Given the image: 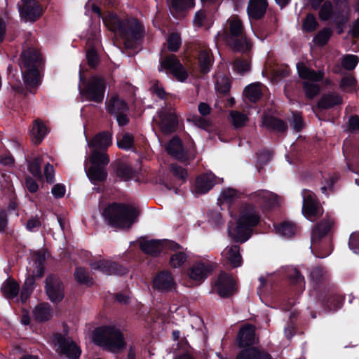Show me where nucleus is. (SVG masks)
Segmentation results:
<instances>
[{"mask_svg":"<svg viewBox=\"0 0 359 359\" xmlns=\"http://www.w3.org/2000/svg\"><path fill=\"white\" fill-rule=\"evenodd\" d=\"M238 198V191L234 189L229 188L222 191L218 200L221 203H226L230 205Z\"/></svg>","mask_w":359,"mask_h":359,"instance_id":"864d4df0","label":"nucleus"},{"mask_svg":"<svg viewBox=\"0 0 359 359\" xmlns=\"http://www.w3.org/2000/svg\"><path fill=\"white\" fill-rule=\"evenodd\" d=\"M117 147L125 151L131 150L135 147L134 136L129 133H123L122 137L117 140Z\"/></svg>","mask_w":359,"mask_h":359,"instance_id":"09e8293b","label":"nucleus"},{"mask_svg":"<svg viewBox=\"0 0 359 359\" xmlns=\"http://www.w3.org/2000/svg\"><path fill=\"white\" fill-rule=\"evenodd\" d=\"M170 170L174 176L182 180L183 182L186 181L187 178V171L185 168L177 164H172Z\"/></svg>","mask_w":359,"mask_h":359,"instance_id":"e2e57ef3","label":"nucleus"},{"mask_svg":"<svg viewBox=\"0 0 359 359\" xmlns=\"http://www.w3.org/2000/svg\"><path fill=\"white\" fill-rule=\"evenodd\" d=\"M336 18L334 19L335 27L338 34H341L344 32V27L348 22L349 17L347 13L337 14Z\"/></svg>","mask_w":359,"mask_h":359,"instance_id":"13d9d810","label":"nucleus"},{"mask_svg":"<svg viewBox=\"0 0 359 359\" xmlns=\"http://www.w3.org/2000/svg\"><path fill=\"white\" fill-rule=\"evenodd\" d=\"M86 174L90 182L94 184L104 182L107 177V172L102 166L91 165L86 170Z\"/></svg>","mask_w":359,"mask_h":359,"instance_id":"4c0bfd02","label":"nucleus"},{"mask_svg":"<svg viewBox=\"0 0 359 359\" xmlns=\"http://www.w3.org/2000/svg\"><path fill=\"white\" fill-rule=\"evenodd\" d=\"M91 339L95 346L113 354L122 353L127 346L123 333L114 325L95 327L92 332Z\"/></svg>","mask_w":359,"mask_h":359,"instance_id":"39448f33","label":"nucleus"},{"mask_svg":"<svg viewBox=\"0 0 359 359\" xmlns=\"http://www.w3.org/2000/svg\"><path fill=\"white\" fill-rule=\"evenodd\" d=\"M30 133L34 144L38 145L41 143L48 133V128L41 119L37 118L33 121Z\"/></svg>","mask_w":359,"mask_h":359,"instance_id":"7c9ffc66","label":"nucleus"},{"mask_svg":"<svg viewBox=\"0 0 359 359\" xmlns=\"http://www.w3.org/2000/svg\"><path fill=\"white\" fill-rule=\"evenodd\" d=\"M22 5L19 6L20 17L29 22H36L43 14V8L36 0H21Z\"/></svg>","mask_w":359,"mask_h":359,"instance_id":"2eb2a0df","label":"nucleus"},{"mask_svg":"<svg viewBox=\"0 0 359 359\" xmlns=\"http://www.w3.org/2000/svg\"><path fill=\"white\" fill-rule=\"evenodd\" d=\"M241 248L238 245H233L226 248V256L229 264L233 268H237L242 265L243 258L240 252Z\"/></svg>","mask_w":359,"mask_h":359,"instance_id":"c9c22d12","label":"nucleus"},{"mask_svg":"<svg viewBox=\"0 0 359 359\" xmlns=\"http://www.w3.org/2000/svg\"><path fill=\"white\" fill-rule=\"evenodd\" d=\"M53 341L58 345L60 353L66 355L69 359H79L81 354L80 348L76 344L66 337V334L56 332L53 334Z\"/></svg>","mask_w":359,"mask_h":359,"instance_id":"f8f14e48","label":"nucleus"},{"mask_svg":"<svg viewBox=\"0 0 359 359\" xmlns=\"http://www.w3.org/2000/svg\"><path fill=\"white\" fill-rule=\"evenodd\" d=\"M139 215L138 210L133 205L117 202L109 204L103 212L108 224L116 228L130 227Z\"/></svg>","mask_w":359,"mask_h":359,"instance_id":"0eeeda50","label":"nucleus"},{"mask_svg":"<svg viewBox=\"0 0 359 359\" xmlns=\"http://www.w3.org/2000/svg\"><path fill=\"white\" fill-rule=\"evenodd\" d=\"M111 142V134L108 131H102L88 141V144L90 148L93 149L106 151Z\"/></svg>","mask_w":359,"mask_h":359,"instance_id":"cd10ccee","label":"nucleus"},{"mask_svg":"<svg viewBox=\"0 0 359 359\" xmlns=\"http://www.w3.org/2000/svg\"><path fill=\"white\" fill-rule=\"evenodd\" d=\"M95 270H99L107 275L123 276L127 273L128 270L123 265L109 260H100L91 264Z\"/></svg>","mask_w":359,"mask_h":359,"instance_id":"6ab92c4d","label":"nucleus"},{"mask_svg":"<svg viewBox=\"0 0 359 359\" xmlns=\"http://www.w3.org/2000/svg\"><path fill=\"white\" fill-rule=\"evenodd\" d=\"M337 14L348 13V0H334Z\"/></svg>","mask_w":359,"mask_h":359,"instance_id":"69168bd1","label":"nucleus"},{"mask_svg":"<svg viewBox=\"0 0 359 359\" xmlns=\"http://www.w3.org/2000/svg\"><path fill=\"white\" fill-rule=\"evenodd\" d=\"M151 286L154 290L161 293H168L176 288L177 284L172 273L167 270H163L154 276Z\"/></svg>","mask_w":359,"mask_h":359,"instance_id":"ddd939ff","label":"nucleus"},{"mask_svg":"<svg viewBox=\"0 0 359 359\" xmlns=\"http://www.w3.org/2000/svg\"><path fill=\"white\" fill-rule=\"evenodd\" d=\"M283 283L275 292L280 299L285 301L290 297L302 293L305 289V280L302 273L296 268L287 266L283 270Z\"/></svg>","mask_w":359,"mask_h":359,"instance_id":"1a4fd4ad","label":"nucleus"},{"mask_svg":"<svg viewBox=\"0 0 359 359\" xmlns=\"http://www.w3.org/2000/svg\"><path fill=\"white\" fill-rule=\"evenodd\" d=\"M332 32L329 27H324L320 30L313 39L314 44L319 47L325 46L331 38Z\"/></svg>","mask_w":359,"mask_h":359,"instance_id":"de8ad7c7","label":"nucleus"},{"mask_svg":"<svg viewBox=\"0 0 359 359\" xmlns=\"http://www.w3.org/2000/svg\"><path fill=\"white\" fill-rule=\"evenodd\" d=\"M106 109L110 115L113 116L123 112H128L129 107L124 100L121 99L118 95H116L109 99L107 103Z\"/></svg>","mask_w":359,"mask_h":359,"instance_id":"c756f323","label":"nucleus"},{"mask_svg":"<svg viewBox=\"0 0 359 359\" xmlns=\"http://www.w3.org/2000/svg\"><path fill=\"white\" fill-rule=\"evenodd\" d=\"M1 291L5 298L13 299L19 294L20 285L15 279L9 277L3 283Z\"/></svg>","mask_w":359,"mask_h":359,"instance_id":"473e14b6","label":"nucleus"},{"mask_svg":"<svg viewBox=\"0 0 359 359\" xmlns=\"http://www.w3.org/2000/svg\"><path fill=\"white\" fill-rule=\"evenodd\" d=\"M102 20L111 32L124 40L125 46L128 48H133L144 36V27L135 18H121L116 13L109 11L102 18Z\"/></svg>","mask_w":359,"mask_h":359,"instance_id":"7ed1b4c3","label":"nucleus"},{"mask_svg":"<svg viewBox=\"0 0 359 359\" xmlns=\"http://www.w3.org/2000/svg\"><path fill=\"white\" fill-rule=\"evenodd\" d=\"M41 163L42 158L41 157H35L28 164V170L34 177L38 179L42 178Z\"/></svg>","mask_w":359,"mask_h":359,"instance_id":"8fccbe9b","label":"nucleus"},{"mask_svg":"<svg viewBox=\"0 0 359 359\" xmlns=\"http://www.w3.org/2000/svg\"><path fill=\"white\" fill-rule=\"evenodd\" d=\"M243 95L248 101L256 103L262 97L263 93L259 84L254 83L244 88Z\"/></svg>","mask_w":359,"mask_h":359,"instance_id":"a19ab883","label":"nucleus"},{"mask_svg":"<svg viewBox=\"0 0 359 359\" xmlns=\"http://www.w3.org/2000/svg\"><path fill=\"white\" fill-rule=\"evenodd\" d=\"M215 288L219 297L229 298L236 291V282L231 275L221 271L215 283Z\"/></svg>","mask_w":359,"mask_h":359,"instance_id":"4468645a","label":"nucleus"},{"mask_svg":"<svg viewBox=\"0 0 359 359\" xmlns=\"http://www.w3.org/2000/svg\"><path fill=\"white\" fill-rule=\"evenodd\" d=\"M34 319L38 323H43L49 320L52 317L51 308L48 303L39 304L33 311Z\"/></svg>","mask_w":359,"mask_h":359,"instance_id":"f704fd0d","label":"nucleus"},{"mask_svg":"<svg viewBox=\"0 0 359 359\" xmlns=\"http://www.w3.org/2000/svg\"><path fill=\"white\" fill-rule=\"evenodd\" d=\"M44 289L48 299L53 304L60 303L65 297L64 283L56 274L50 273L46 276Z\"/></svg>","mask_w":359,"mask_h":359,"instance_id":"9b49d317","label":"nucleus"},{"mask_svg":"<svg viewBox=\"0 0 359 359\" xmlns=\"http://www.w3.org/2000/svg\"><path fill=\"white\" fill-rule=\"evenodd\" d=\"M262 199L264 207L266 210H271L278 205L277 196L275 194L263 196Z\"/></svg>","mask_w":359,"mask_h":359,"instance_id":"680f3d73","label":"nucleus"},{"mask_svg":"<svg viewBox=\"0 0 359 359\" xmlns=\"http://www.w3.org/2000/svg\"><path fill=\"white\" fill-rule=\"evenodd\" d=\"M158 70V72L165 71L167 74H172L180 82L185 81L188 78L186 68L174 54H170L163 58H161Z\"/></svg>","mask_w":359,"mask_h":359,"instance_id":"9d476101","label":"nucleus"},{"mask_svg":"<svg viewBox=\"0 0 359 359\" xmlns=\"http://www.w3.org/2000/svg\"><path fill=\"white\" fill-rule=\"evenodd\" d=\"M356 84L355 79L352 76H344L341 79L339 87L342 90H346L355 86Z\"/></svg>","mask_w":359,"mask_h":359,"instance_id":"338daca9","label":"nucleus"},{"mask_svg":"<svg viewBox=\"0 0 359 359\" xmlns=\"http://www.w3.org/2000/svg\"><path fill=\"white\" fill-rule=\"evenodd\" d=\"M359 62V58L355 55H346L342 60V66L348 71L355 68Z\"/></svg>","mask_w":359,"mask_h":359,"instance_id":"bf43d9fd","label":"nucleus"},{"mask_svg":"<svg viewBox=\"0 0 359 359\" xmlns=\"http://www.w3.org/2000/svg\"><path fill=\"white\" fill-rule=\"evenodd\" d=\"M168 5L171 15L178 18L195 6V0H168Z\"/></svg>","mask_w":359,"mask_h":359,"instance_id":"5701e85b","label":"nucleus"},{"mask_svg":"<svg viewBox=\"0 0 359 359\" xmlns=\"http://www.w3.org/2000/svg\"><path fill=\"white\" fill-rule=\"evenodd\" d=\"M86 60L91 69H95L100 62L98 53L95 48H90L86 51Z\"/></svg>","mask_w":359,"mask_h":359,"instance_id":"4d7b16f0","label":"nucleus"},{"mask_svg":"<svg viewBox=\"0 0 359 359\" xmlns=\"http://www.w3.org/2000/svg\"><path fill=\"white\" fill-rule=\"evenodd\" d=\"M232 123L236 128L243 127L248 121V117L238 111H233L230 114Z\"/></svg>","mask_w":359,"mask_h":359,"instance_id":"5fc2aeb1","label":"nucleus"},{"mask_svg":"<svg viewBox=\"0 0 359 359\" xmlns=\"http://www.w3.org/2000/svg\"><path fill=\"white\" fill-rule=\"evenodd\" d=\"M90 160L92 165L102 167L107 165L109 162V158L106 151H102L97 149H93L92 151Z\"/></svg>","mask_w":359,"mask_h":359,"instance_id":"a18cd8bd","label":"nucleus"},{"mask_svg":"<svg viewBox=\"0 0 359 359\" xmlns=\"http://www.w3.org/2000/svg\"><path fill=\"white\" fill-rule=\"evenodd\" d=\"M159 127L164 135H170L177 131L179 121L177 114L171 111L163 109L158 112Z\"/></svg>","mask_w":359,"mask_h":359,"instance_id":"dca6fc26","label":"nucleus"},{"mask_svg":"<svg viewBox=\"0 0 359 359\" xmlns=\"http://www.w3.org/2000/svg\"><path fill=\"white\" fill-rule=\"evenodd\" d=\"M188 256L184 252H176L170 258L169 264L172 268H180L187 261Z\"/></svg>","mask_w":359,"mask_h":359,"instance_id":"603ef678","label":"nucleus"},{"mask_svg":"<svg viewBox=\"0 0 359 359\" xmlns=\"http://www.w3.org/2000/svg\"><path fill=\"white\" fill-rule=\"evenodd\" d=\"M242 56L235 57L233 62V69L239 74H244L250 70L251 50L241 53Z\"/></svg>","mask_w":359,"mask_h":359,"instance_id":"2f4dec72","label":"nucleus"},{"mask_svg":"<svg viewBox=\"0 0 359 359\" xmlns=\"http://www.w3.org/2000/svg\"><path fill=\"white\" fill-rule=\"evenodd\" d=\"M215 88L219 94L226 95L230 92L231 81L226 76L218 79L215 84Z\"/></svg>","mask_w":359,"mask_h":359,"instance_id":"6e6d98bb","label":"nucleus"},{"mask_svg":"<svg viewBox=\"0 0 359 359\" xmlns=\"http://www.w3.org/2000/svg\"><path fill=\"white\" fill-rule=\"evenodd\" d=\"M318 10V17L322 21H328L336 18L335 6L329 0L323 3Z\"/></svg>","mask_w":359,"mask_h":359,"instance_id":"79ce46f5","label":"nucleus"},{"mask_svg":"<svg viewBox=\"0 0 359 359\" xmlns=\"http://www.w3.org/2000/svg\"><path fill=\"white\" fill-rule=\"evenodd\" d=\"M215 184V175L203 173L196 177L192 191L196 195L205 194L212 189Z\"/></svg>","mask_w":359,"mask_h":359,"instance_id":"4be33fe9","label":"nucleus"},{"mask_svg":"<svg viewBox=\"0 0 359 359\" xmlns=\"http://www.w3.org/2000/svg\"><path fill=\"white\" fill-rule=\"evenodd\" d=\"M44 65L39 45L34 38L29 37L22 44L19 67L25 87L35 93L41 84L39 69Z\"/></svg>","mask_w":359,"mask_h":359,"instance_id":"f03ea898","label":"nucleus"},{"mask_svg":"<svg viewBox=\"0 0 359 359\" xmlns=\"http://www.w3.org/2000/svg\"><path fill=\"white\" fill-rule=\"evenodd\" d=\"M305 96L309 99L314 98L320 93V88L318 84L304 81L302 83Z\"/></svg>","mask_w":359,"mask_h":359,"instance_id":"3c124183","label":"nucleus"},{"mask_svg":"<svg viewBox=\"0 0 359 359\" xmlns=\"http://www.w3.org/2000/svg\"><path fill=\"white\" fill-rule=\"evenodd\" d=\"M255 341V327L251 324L242 326L236 336V345L243 349L248 347H254Z\"/></svg>","mask_w":359,"mask_h":359,"instance_id":"a211bd4d","label":"nucleus"},{"mask_svg":"<svg viewBox=\"0 0 359 359\" xmlns=\"http://www.w3.org/2000/svg\"><path fill=\"white\" fill-rule=\"evenodd\" d=\"M213 271L211 264L201 261L194 263L188 271L189 277L196 282H203Z\"/></svg>","mask_w":359,"mask_h":359,"instance_id":"412c9836","label":"nucleus"},{"mask_svg":"<svg viewBox=\"0 0 359 359\" xmlns=\"http://www.w3.org/2000/svg\"><path fill=\"white\" fill-rule=\"evenodd\" d=\"M348 246L354 253L359 254V232H354L351 234Z\"/></svg>","mask_w":359,"mask_h":359,"instance_id":"0e129e2a","label":"nucleus"},{"mask_svg":"<svg viewBox=\"0 0 359 359\" xmlns=\"http://www.w3.org/2000/svg\"><path fill=\"white\" fill-rule=\"evenodd\" d=\"M75 280L81 285L90 286L93 284V278H91L88 272L82 267H76L74 273Z\"/></svg>","mask_w":359,"mask_h":359,"instance_id":"49530a36","label":"nucleus"},{"mask_svg":"<svg viewBox=\"0 0 359 359\" xmlns=\"http://www.w3.org/2000/svg\"><path fill=\"white\" fill-rule=\"evenodd\" d=\"M267 8V0H249L247 7L248 15L253 20H260L266 14Z\"/></svg>","mask_w":359,"mask_h":359,"instance_id":"bb28decb","label":"nucleus"},{"mask_svg":"<svg viewBox=\"0 0 359 359\" xmlns=\"http://www.w3.org/2000/svg\"><path fill=\"white\" fill-rule=\"evenodd\" d=\"M277 22L276 15L274 13L269 12L265 22L259 26V30L265 38L276 32Z\"/></svg>","mask_w":359,"mask_h":359,"instance_id":"e433bc0d","label":"nucleus"},{"mask_svg":"<svg viewBox=\"0 0 359 359\" xmlns=\"http://www.w3.org/2000/svg\"><path fill=\"white\" fill-rule=\"evenodd\" d=\"M79 76L81 95L87 101L102 103L107 88L105 78L102 75H92L87 79L82 68H80Z\"/></svg>","mask_w":359,"mask_h":359,"instance_id":"6e6552de","label":"nucleus"},{"mask_svg":"<svg viewBox=\"0 0 359 359\" xmlns=\"http://www.w3.org/2000/svg\"><path fill=\"white\" fill-rule=\"evenodd\" d=\"M25 185L26 189L32 194L36 193L39 189V184L30 176H27L25 177Z\"/></svg>","mask_w":359,"mask_h":359,"instance_id":"774afa93","label":"nucleus"},{"mask_svg":"<svg viewBox=\"0 0 359 359\" xmlns=\"http://www.w3.org/2000/svg\"><path fill=\"white\" fill-rule=\"evenodd\" d=\"M304 216L311 222L319 219L323 214V210L318 203L302 206Z\"/></svg>","mask_w":359,"mask_h":359,"instance_id":"ea45409f","label":"nucleus"},{"mask_svg":"<svg viewBox=\"0 0 359 359\" xmlns=\"http://www.w3.org/2000/svg\"><path fill=\"white\" fill-rule=\"evenodd\" d=\"M297 73L302 79L306 81L319 82L324 78V72L322 70L316 71L308 67L304 62L297 64Z\"/></svg>","mask_w":359,"mask_h":359,"instance_id":"393cba45","label":"nucleus"},{"mask_svg":"<svg viewBox=\"0 0 359 359\" xmlns=\"http://www.w3.org/2000/svg\"><path fill=\"white\" fill-rule=\"evenodd\" d=\"M261 222V215L257 207L250 203L243 204L234 226H229L228 235L237 243H244L254 233V229Z\"/></svg>","mask_w":359,"mask_h":359,"instance_id":"20e7f679","label":"nucleus"},{"mask_svg":"<svg viewBox=\"0 0 359 359\" xmlns=\"http://www.w3.org/2000/svg\"><path fill=\"white\" fill-rule=\"evenodd\" d=\"M200 71L205 74L210 71L213 63L212 55L210 49L201 50L197 57Z\"/></svg>","mask_w":359,"mask_h":359,"instance_id":"72a5a7b5","label":"nucleus"},{"mask_svg":"<svg viewBox=\"0 0 359 359\" xmlns=\"http://www.w3.org/2000/svg\"><path fill=\"white\" fill-rule=\"evenodd\" d=\"M343 104L342 97L334 92L323 94L317 102L316 108L318 110H327Z\"/></svg>","mask_w":359,"mask_h":359,"instance_id":"b1692460","label":"nucleus"},{"mask_svg":"<svg viewBox=\"0 0 359 359\" xmlns=\"http://www.w3.org/2000/svg\"><path fill=\"white\" fill-rule=\"evenodd\" d=\"M319 27V23L314 14L309 13L302 22V29L304 33H312Z\"/></svg>","mask_w":359,"mask_h":359,"instance_id":"c03bdc74","label":"nucleus"},{"mask_svg":"<svg viewBox=\"0 0 359 359\" xmlns=\"http://www.w3.org/2000/svg\"><path fill=\"white\" fill-rule=\"evenodd\" d=\"M262 126L268 130L277 133H285L288 129L285 121L272 115H264L263 116Z\"/></svg>","mask_w":359,"mask_h":359,"instance_id":"a878e982","label":"nucleus"},{"mask_svg":"<svg viewBox=\"0 0 359 359\" xmlns=\"http://www.w3.org/2000/svg\"><path fill=\"white\" fill-rule=\"evenodd\" d=\"M164 248L163 241L161 240H146L140 243L142 252L153 257L159 256Z\"/></svg>","mask_w":359,"mask_h":359,"instance_id":"c85d7f7f","label":"nucleus"},{"mask_svg":"<svg viewBox=\"0 0 359 359\" xmlns=\"http://www.w3.org/2000/svg\"><path fill=\"white\" fill-rule=\"evenodd\" d=\"M165 151L172 157L181 162H187L190 156L189 151L184 149L182 141L178 135L173 136L165 146Z\"/></svg>","mask_w":359,"mask_h":359,"instance_id":"f3484780","label":"nucleus"},{"mask_svg":"<svg viewBox=\"0 0 359 359\" xmlns=\"http://www.w3.org/2000/svg\"><path fill=\"white\" fill-rule=\"evenodd\" d=\"M310 278L312 286L310 295L313 296L325 309L337 310L342 306L344 297L332 283L330 273L325 267H313L310 272Z\"/></svg>","mask_w":359,"mask_h":359,"instance_id":"f257e3e1","label":"nucleus"},{"mask_svg":"<svg viewBox=\"0 0 359 359\" xmlns=\"http://www.w3.org/2000/svg\"><path fill=\"white\" fill-rule=\"evenodd\" d=\"M181 46V39L176 33L171 34L168 39V48L171 52H177Z\"/></svg>","mask_w":359,"mask_h":359,"instance_id":"052dcab7","label":"nucleus"},{"mask_svg":"<svg viewBox=\"0 0 359 359\" xmlns=\"http://www.w3.org/2000/svg\"><path fill=\"white\" fill-rule=\"evenodd\" d=\"M228 27L219 33L226 46L233 53H247L252 50V43L247 36L242 20L232 15L227 20Z\"/></svg>","mask_w":359,"mask_h":359,"instance_id":"423d86ee","label":"nucleus"},{"mask_svg":"<svg viewBox=\"0 0 359 359\" xmlns=\"http://www.w3.org/2000/svg\"><path fill=\"white\" fill-rule=\"evenodd\" d=\"M114 170L116 176L125 181L132 179L135 175V171L132 166L122 161L116 163Z\"/></svg>","mask_w":359,"mask_h":359,"instance_id":"58836bf2","label":"nucleus"},{"mask_svg":"<svg viewBox=\"0 0 359 359\" xmlns=\"http://www.w3.org/2000/svg\"><path fill=\"white\" fill-rule=\"evenodd\" d=\"M334 219L331 217H325L318 222L312 229L311 241L316 245L327 236L334 225Z\"/></svg>","mask_w":359,"mask_h":359,"instance_id":"aec40b11","label":"nucleus"},{"mask_svg":"<svg viewBox=\"0 0 359 359\" xmlns=\"http://www.w3.org/2000/svg\"><path fill=\"white\" fill-rule=\"evenodd\" d=\"M276 232L283 236L291 238L297 231V226L290 221H283L279 224H274Z\"/></svg>","mask_w":359,"mask_h":359,"instance_id":"37998d69","label":"nucleus"}]
</instances>
